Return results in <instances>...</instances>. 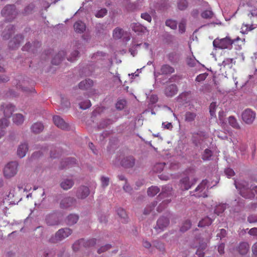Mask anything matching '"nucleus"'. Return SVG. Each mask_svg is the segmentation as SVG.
Returning <instances> with one entry per match:
<instances>
[{"label":"nucleus","instance_id":"43","mask_svg":"<svg viewBox=\"0 0 257 257\" xmlns=\"http://www.w3.org/2000/svg\"><path fill=\"white\" fill-rule=\"evenodd\" d=\"M213 13L211 10H206L203 11L201 14V17L206 19H211L213 16Z\"/></svg>","mask_w":257,"mask_h":257},{"label":"nucleus","instance_id":"24","mask_svg":"<svg viewBox=\"0 0 257 257\" xmlns=\"http://www.w3.org/2000/svg\"><path fill=\"white\" fill-rule=\"evenodd\" d=\"M31 130L33 133L39 134L44 130V125L41 122H37L32 125Z\"/></svg>","mask_w":257,"mask_h":257},{"label":"nucleus","instance_id":"41","mask_svg":"<svg viewBox=\"0 0 257 257\" xmlns=\"http://www.w3.org/2000/svg\"><path fill=\"white\" fill-rule=\"evenodd\" d=\"M208 181L206 180H203L195 189V192H202L206 187Z\"/></svg>","mask_w":257,"mask_h":257},{"label":"nucleus","instance_id":"53","mask_svg":"<svg viewBox=\"0 0 257 257\" xmlns=\"http://www.w3.org/2000/svg\"><path fill=\"white\" fill-rule=\"evenodd\" d=\"M8 117L5 116L4 118L0 119V127L4 128L7 127L9 124V121Z\"/></svg>","mask_w":257,"mask_h":257},{"label":"nucleus","instance_id":"4","mask_svg":"<svg viewBox=\"0 0 257 257\" xmlns=\"http://www.w3.org/2000/svg\"><path fill=\"white\" fill-rule=\"evenodd\" d=\"M72 233V230L69 228H64L59 229L54 236H52L49 241L56 243L68 237Z\"/></svg>","mask_w":257,"mask_h":257},{"label":"nucleus","instance_id":"33","mask_svg":"<svg viewBox=\"0 0 257 257\" xmlns=\"http://www.w3.org/2000/svg\"><path fill=\"white\" fill-rule=\"evenodd\" d=\"M197 116L196 113L191 111H187L184 115L185 121L190 122L194 121Z\"/></svg>","mask_w":257,"mask_h":257},{"label":"nucleus","instance_id":"30","mask_svg":"<svg viewBox=\"0 0 257 257\" xmlns=\"http://www.w3.org/2000/svg\"><path fill=\"white\" fill-rule=\"evenodd\" d=\"M132 29L135 32L145 33L147 32V28L139 23L133 24Z\"/></svg>","mask_w":257,"mask_h":257},{"label":"nucleus","instance_id":"59","mask_svg":"<svg viewBox=\"0 0 257 257\" xmlns=\"http://www.w3.org/2000/svg\"><path fill=\"white\" fill-rule=\"evenodd\" d=\"M207 75L208 74L206 73L200 74L196 77L195 80L197 82L202 81L206 79Z\"/></svg>","mask_w":257,"mask_h":257},{"label":"nucleus","instance_id":"7","mask_svg":"<svg viewBox=\"0 0 257 257\" xmlns=\"http://www.w3.org/2000/svg\"><path fill=\"white\" fill-rule=\"evenodd\" d=\"M256 117L255 112L250 109H246L242 113V119L246 124H251L254 120Z\"/></svg>","mask_w":257,"mask_h":257},{"label":"nucleus","instance_id":"1","mask_svg":"<svg viewBox=\"0 0 257 257\" xmlns=\"http://www.w3.org/2000/svg\"><path fill=\"white\" fill-rule=\"evenodd\" d=\"M235 187L238 190L240 195L245 198H253L255 193L257 194V186L249 185L245 181L235 183Z\"/></svg>","mask_w":257,"mask_h":257},{"label":"nucleus","instance_id":"56","mask_svg":"<svg viewBox=\"0 0 257 257\" xmlns=\"http://www.w3.org/2000/svg\"><path fill=\"white\" fill-rule=\"evenodd\" d=\"M35 8V6L34 4H31L29 5H28L27 7H26L24 10V14L25 15H28L33 11Z\"/></svg>","mask_w":257,"mask_h":257},{"label":"nucleus","instance_id":"52","mask_svg":"<svg viewBox=\"0 0 257 257\" xmlns=\"http://www.w3.org/2000/svg\"><path fill=\"white\" fill-rule=\"evenodd\" d=\"M107 12V11L106 9H101L100 10H98L96 12L95 16L97 18H102L106 15Z\"/></svg>","mask_w":257,"mask_h":257},{"label":"nucleus","instance_id":"9","mask_svg":"<svg viewBox=\"0 0 257 257\" xmlns=\"http://www.w3.org/2000/svg\"><path fill=\"white\" fill-rule=\"evenodd\" d=\"M53 119L54 124L58 128L65 131H68L69 130L70 126L69 124L66 123L60 116L58 115L54 116Z\"/></svg>","mask_w":257,"mask_h":257},{"label":"nucleus","instance_id":"34","mask_svg":"<svg viewBox=\"0 0 257 257\" xmlns=\"http://www.w3.org/2000/svg\"><path fill=\"white\" fill-rule=\"evenodd\" d=\"M177 6L179 10L184 11L188 6V2L187 0H177Z\"/></svg>","mask_w":257,"mask_h":257},{"label":"nucleus","instance_id":"57","mask_svg":"<svg viewBox=\"0 0 257 257\" xmlns=\"http://www.w3.org/2000/svg\"><path fill=\"white\" fill-rule=\"evenodd\" d=\"M141 17L147 21V22L151 23L152 21V17L148 13H144L141 14Z\"/></svg>","mask_w":257,"mask_h":257},{"label":"nucleus","instance_id":"10","mask_svg":"<svg viewBox=\"0 0 257 257\" xmlns=\"http://www.w3.org/2000/svg\"><path fill=\"white\" fill-rule=\"evenodd\" d=\"M90 194V190L88 187L85 186H81L77 189L76 196L78 199H84Z\"/></svg>","mask_w":257,"mask_h":257},{"label":"nucleus","instance_id":"27","mask_svg":"<svg viewBox=\"0 0 257 257\" xmlns=\"http://www.w3.org/2000/svg\"><path fill=\"white\" fill-rule=\"evenodd\" d=\"M162 74H170L174 72L175 69L168 64L163 65L160 69Z\"/></svg>","mask_w":257,"mask_h":257},{"label":"nucleus","instance_id":"39","mask_svg":"<svg viewBox=\"0 0 257 257\" xmlns=\"http://www.w3.org/2000/svg\"><path fill=\"white\" fill-rule=\"evenodd\" d=\"M226 205V204H220L217 205L214 209V213L217 215H219L224 211Z\"/></svg>","mask_w":257,"mask_h":257},{"label":"nucleus","instance_id":"16","mask_svg":"<svg viewBox=\"0 0 257 257\" xmlns=\"http://www.w3.org/2000/svg\"><path fill=\"white\" fill-rule=\"evenodd\" d=\"M46 222L48 225H56L59 224V220L57 213H53L46 217Z\"/></svg>","mask_w":257,"mask_h":257},{"label":"nucleus","instance_id":"21","mask_svg":"<svg viewBox=\"0 0 257 257\" xmlns=\"http://www.w3.org/2000/svg\"><path fill=\"white\" fill-rule=\"evenodd\" d=\"M167 57L171 63L175 64L180 60V55L178 52L173 51L167 54Z\"/></svg>","mask_w":257,"mask_h":257},{"label":"nucleus","instance_id":"58","mask_svg":"<svg viewBox=\"0 0 257 257\" xmlns=\"http://www.w3.org/2000/svg\"><path fill=\"white\" fill-rule=\"evenodd\" d=\"M101 185L103 187H105L108 186L109 182V179L106 177H101Z\"/></svg>","mask_w":257,"mask_h":257},{"label":"nucleus","instance_id":"50","mask_svg":"<svg viewBox=\"0 0 257 257\" xmlns=\"http://www.w3.org/2000/svg\"><path fill=\"white\" fill-rule=\"evenodd\" d=\"M80 108L82 109H86L90 107L91 105L89 100H86L84 102H81L79 103Z\"/></svg>","mask_w":257,"mask_h":257},{"label":"nucleus","instance_id":"13","mask_svg":"<svg viewBox=\"0 0 257 257\" xmlns=\"http://www.w3.org/2000/svg\"><path fill=\"white\" fill-rule=\"evenodd\" d=\"M169 218L162 216L158 220L155 229L157 231H161L169 225Z\"/></svg>","mask_w":257,"mask_h":257},{"label":"nucleus","instance_id":"60","mask_svg":"<svg viewBox=\"0 0 257 257\" xmlns=\"http://www.w3.org/2000/svg\"><path fill=\"white\" fill-rule=\"evenodd\" d=\"M233 59L230 58H227L225 59L221 64L220 66L225 67L227 65L229 66L231 64Z\"/></svg>","mask_w":257,"mask_h":257},{"label":"nucleus","instance_id":"11","mask_svg":"<svg viewBox=\"0 0 257 257\" xmlns=\"http://www.w3.org/2000/svg\"><path fill=\"white\" fill-rule=\"evenodd\" d=\"M1 110L3 111L4 116L9 118L15 110V106L10 103L3 104L1 106Z\"/></svg>","mask_w":257,"mask_h":257},{"label":"nucleus","instance_id":"28","mask_svg":"<svg viewBox=\"0 0 257 257\" xmlns=\"http://www.w3.org/2000/svg\"><path fill=\"white\" fill-rule=\"evenodd\" d=\"M65 54V52L64 51H60L52 59V64L56 65H58L63 59Z\"/></svg>","mask_w":257,"mask_h":257},{"label":"nucleus","instance_id":"46","mask_svg":"<svg viewBox=\"0 0 257 257\" xmlns=\"http://www.w3.org/2000/svg\"><path fill=\"white\" fill-rule=\"evenodd\" d=\"M165 163H158L155 165L153 170L156 172H160L162 171L165 166Z\"/></svg>","mask_w":257,"mask_h":257},{"label":"nucleus","instance_id":"12","mask_svg":"<svg viewBox=\"0 0 257 257\" xmlns=\"http://www.w3.org/2000/svg\"><path fill=\"white\" fill-rule=\"evenodd\" d=\"M197 179L194 178L192 180H190L188 177H186L182 178L180 180L181 188L182 190H187L191 188V187L196 183Z\"/></svg>","mask_w":257,"mask_h":257},{"label":"nucleus","instance_id":"5","mask_svg":"<svg viewBox=\"0 0 257 257\" xmlns=\"http://www.w3.org/2000/svg\"><path fill=\"white\" fill-rule=\"evenodd\" d=\"M18 163L16 161L8 163L4 169V175L7 178L15 176L18 172Z\"/></svg>","mask_w":257,"mask_h":257},{"label":"nucleus","instance_id":"15","mask_svg":"<svg viewBox=\"0 0 257 257\" xmlns=\"http://www.w3.org/2000/svg\"><path fill=\"white\" fill-rule=\"evenodd\" d=\"M24 36L22 35H18L15 36L13 40H11L9 42V47L12 49L17 48L19 47L20 44L24 40Z\"/></svg>","mask_w":257,"mask_h":257},{"label":"nucleus","instance_id":"51","mask_svg":"<svg viewBox=\"0 0 257 257\" xmlns=\"http://www.w3.org/2000/svg\"><path fill=\"white\" fill-rule=\"evenodd\" d=\"M212 156V152L209 149H205L202 155V158L203 160H209Z\"/></svg>","mask_w":257,"mask_h":257},{"label":"nucleus","instance_id":"29","mask_svg":"<svg viewBox=\"0 0 257 257\" xmlns=\"http://www.w3.org/2000/svg\"><path fill=\"white\" fill-rule=\"evenodd\" d=\"M74 28L76 32L82 33L85 30L86 26L84 23L79 21L74 24Z\"/></svg>","mask_w":257,"mask_h":257},{"label":"nucleus","instance_id":"31","mask_svg":"<svg viewBox=\"0 0 257 257\" xmlns=\"http://www.w3.org/2000/svg\"><path fill=\"white\" fill-rule=\"evenodd\" d=\"M40 46V44L39 42H34L33 46L30 43H27L22 48L23 51H32L34 52L35 48H38Z\"/></svg>","mask_w":257,"mask_h":257},{"label":"nucleus","instance_id":"38","mask_svg":"<svg viewBox=\"0 0 257 257\" xmlns=\"http://www.w3.org/2000/svg\"><path fill=\"white\" fill-rule=\"evenodd\" d=\"M160 191V188L157 186H152L148 188L147 193L148 196L154 197Z\"/></svg>","mask_w":257,"mask_h":257},{"label":"nucleus","instance_id":"25","mask_svg":"<svg viewBox=\"0 0 257 257\" xmlns=\"http://www.w3.org/2000/svg\"><path fill=\"white\" fill-rule=\"evenodd\" d=\"M25 120L24 116L21 113H16L13 116V122L17 125H20L23 123Z\"/></svg>","mask_w":257,"mask_h":257},{"label":"nucleus","instance_id":"44","mask_svg":"<svg viewBox=\"0 0 257 257\" xmlns=\"http://www.w3.org/2000/svg\"><path fill=\"white\" fill-rule=\"evenodd\" d=\"M123 31L120 28H116L113 30V37H115L117 39H120L123 35Z\"/></svg>","mask_w":257,"mask_h":257},{"label":"nucleus","instance_id":"47","mask_svg":"<svg viewBox=\"0 0 257 257\" xmlns=\"http://www.w3.org/2000/svg\"><path fill=\"white\" fill-rule=\"evenodd\" d=\"M165 24L167 26L169 27L172 29L175 30L177 28V22L175 20H167Z\"/></svg>","mask_w":257,"mask_h":257},{"label":"nucleus","instance_id":"8","mask_svg":"<svg viewBox=\"0 0 257 257\" xmlns=\"http://www.w3.org/2000/svg\"><path fill=\"white\" fill-rule=\"evenodd\" d=\"M76 203V199L73 197H64L60 201V207L62 209H67L73 206Z\"/></svg>","mask_w":257,"mask_h":257},{"label":"nucleus","instance_id":"23","mask_svg":"<svg viewBox=\"0 0 257 257\" xmlns=\"http://www.w3.org/2000/svg\"><path fill=\"white\" fill-rule=\"evenodd\" d=\"M14 27L13 25L9 24L3 32V37L4 39H9L11 35L14 33Z\"/></svg>","mask_w":257,"mask_h":257},{"label":"nucleus","instance_id":"35","mask_svg":"<svg viewBox=\"0 0 257 257\" xmlns=\"http://www.w3.org/2000/svg\"><path fill=\"white\" fill-rule=\"evenodd\" d=\"M126 105V101L125 99H118L115 103V108L118 110H121L125 108Z\"/></svg>","mask_w":257,"mask_h":257},{"label":"nucleus","instance_id":"32","mask_svg":"<svg viewBox=\"0 0 257 257\" xmlns=\"http://www.w3.org/2000/svg\"><path fill=\"white\" fill-rule=\"evenodd\" d=\"M212 219L208 216H206L199 222L198 226L200 227H204L206 226H209L212 223Z\"/></svg>","mask_w":257,"mask_h":257},{"label":"nucleus","instance_id":"55","mask_svg":"<svg viewBox=\"0 0 257 257\" xmlns=\"http://www.w3.org/2000/svg\"><path fill=\"white\" fill-rule=\"evenodd\" d=\"M61 109H65L68 108L70 106V103L66 99L64 98L61 99Z\"/></svg>","mask_w":257,"mask_h":257},{"label":"nucleus","instance_id":"45","mask_svg":"<svg viewBox=\"0 0 257 257\" xmlns=\"http://www.w3.org/2000/svg\"><path fill=\"white\" fill-rule=\"evenodd\" d=\"M216 102H212L209 106V112L211 117H216L215 111L217 107Z\"/></svg>","mask_w":257,"mask_h":257},{"label":"nucleus","instance_id":"26","mask_svg":"<svg viewBox=\"0 0 257 257\" xmlns=\"http://www.w3.org/2000/svg\"><path fill=\"white\" fill-rule=\"evenodd\" d=\"M93 84V82L92 80L90 79H85L79 83V87L81 89L87 90L92 86Z\"/></svg>","mask_w":257,"mask_h":257},{"label":"nucleus","instance_id":"63","mask_svg":"<svg viewBox=\"0 0 257 257\" xmlns=\"http://www.w3.org/2000/svg\"><path fill=\"white\" fill-rule=\"evenodd\" d=\"M111 247V246L110 244H106L103 246H102L98 249V253H100L102 252H104V251L110 249Z\"/></svg>","mask_w":257,"mask_h":257},{"label":"nucleus","instance_id":"17","mask_svg":"<svg viewBox=\"0 0 257 257\" xmlns=\"http://www.w3.org/2000/svg\"><path fill=\"white\" fill-rule=\"evenodd\" d=\"M28 151V146L27 143H21L18 147L17 155L20 158L24 157Z\"/></svg>","mask_w":257,"mask_h":257},{"label":"nucleus","instance_id":"48","mask_svg":"<svg viewBox=\"0 0 257 257\" xmlns=\"http://www.w3.org/2000/svg\"><path fill=\"white\" fill-rule=\"evenodd\" d=\"M79 52L77 50H74L71 53L70 56L67 57V60L70 62H73L76 60L78 57Z\"/></svg>","mask_w":257,"mask_h":257},{"label":"nucleus","instance_id":"42","mask_svg":"<svg viewBox=\"0 0 257 257\" xmlns=\"http://www.w3.org/2000/svg\"><path fill=\"white\" fill-rule=\"evenodd\" d=\"M171 201V199H166L163 201L157 207L158 211H162L167 207V205L170 203Z\"/></svg>","mask_w":257,"mask_h":257},{"label":"nucleus","instance_id":"40","mask_svg":"<svg viewBox=\"0 0 257 257\" xmlns=\"http://www.w3.org/2000/svg\"><path fill=\"white\" fill-rule=\"evenodd\" d=\"M228 122L229 124L233 127V128H236V129H239L240 126L238 122H237V120L236 118L233 116H230L228 117Z\"/></svg>","mask_w":257,"mask_h":257},{"label":"nucleus","instance_id":"18","mask_svg":"<svg viewBox=\"0 0 257 257\" xmlns=\"http://www.w3.org/2000/svg\"><path fill=\"white\" fill-rule=\"evenodd\" d=\"M117 214L120 218V220L123 223H126L129 221V218L126 211L122 208H118L116 210Z\"/></svg>","mask_w":257,"mask_h":257},{"label":"nucleus","instance_id":"2","mask_svg":"<svg viewBox=\"0 0 257 257\" xmlns=\"http://www.w3.org/2000/svg\"><path fill=\"white\" fill-rule=\"evenodd\" d=\"M115 163H119L125 169H131L135 166L136 159L133 156H124L122 153H119L116 155Z\"/></svg>","mask_w":257,"mask_h":257},{"label":"nucleus","instance_id":"6","mask_svg":"<svg viewBox=\"0 0 257 257\" xmlns=\"http://www.w3.org/2000/svg\"><path fill=\"white\" fill-rule=\"evenodd\" d=\"M2 15L5 17L8 21L14 19L17 14L14 5H8L2 11Z\"/></svg>","mask_w":257,"mask_h":257},{"label":"nucleus","instance_id":"54","mask_svg":"<svg viewBox=\"0 0 257 257\" xmlns=\"http://www.w3.org/2000/svg\"><path fill=\"white\" fill-rule=\"evenodd\" d=\"M226 116L225 112L221 110L218 113V118L220 122L222 124L225 123V116Z\"/></svg>","mask_w":257,"mask_h":257},{"label":"nucleus","instance_id":"19","mask_svg":"<svg viewBox=\"0 0 257 257\" xmlns=\"http://www.w3.org/2000/svg\"><path fill=\"white\" fill-rule=\"evenodd\" d=\"M237 250L240 254L245 255L249 250V245L247 242H240L237 247Z\"/></svg>","mask_w":257,"mask_h":257},{"label":"nucleus","instance_id":"14","mask_svg":"<svg viewBox=\"0 0 257 257\" xmlns=\"http://www.w3.org/2000/svg\"><path fill=\"white\" fill-rule=\"evenodd\" d=\"M178 91L177 86L175 84H171L166 86L164 93L166 96L172 97L177 93Z\"/></svg>","mask_w":257,"mask_h":257},{"label":"nucleus","instance_id":"61","mask_svg":"<svg viewBox=\"0 0 257 257\" xmlns=\"http://www.w3.org/2000/svg\"><path fill=\"white\" fill-rule=\"evenodd\" d=\"M224 173L228 177H231L234 175V171L230 168H226L225 169Z\"/></svg>","mask_w":257,"mask_h":257},{"label":"nucleus","instance_id":"37","mask_svg":"<svg viewBox=\"0 0 257 257\" xmlns=\"http://www.w3.org/2000/svg\"><path fill=\"white\" fill-rule=\"evenodd\" d=\"M191 225L192 223L190 220H186L183 222L180 230L181 232H184L191 228Z\"/></svg>","mask_w":257,"mask_h":257},{"label":"nucleus","instance_id":"20","mask_svg":"<svg viewBox=\"0 0 257 257\" xmlns=\"http://www.w3.org/2000/svg\"><path fill=\"white\" fill-rule=\"evenodd\" d=\"M74 184L73 179L71 178H66L63 179L60 183L61 187L65 190H67L71 188Z\"/></svg>","mask_w":257,"mask_h":257},{"label":"nucleus","instance_id":"22","mask_svg":"<svg viewBox=\"0 0 257 257\" xmlns=\"http://www.w3.org/2000/svg\"><path fill=\"white\" fill-rule=\"evenodd\" d=\"M172 188L169 185L163 186L162 187V192L159 194V197L162 198L168 197L172 195Z\"/></svg>","mask_w":257,"mask_h":257},{"label":"nucleus","instance_id":"64","mask_svg":"<svg viewBox=\"0 0 257 257\" xmlns=\"http://www.w3.org/2000/svg\"><path fill=\"white\" fill-rule=\"evenodd\" d=\"M244 26L246 27L245 30V32L251 31L253 30L254 28L257 27V25H253L252 24H245L244 25Z\"/></svg>","mask_w":257,"mask_h":257},{"label":"nucleus","instance_id":"3","mask_svg":"<svg viewBox=\"0 0 257 257\" xmlns=\"http://www.w3.org/2000/svg\"><path fill=\"white\" fill-rule=\"evenodd\" d=\"M240 40L239 37L233 40L228 36L220 39L216 38L213 41V45L214 47L219 49H228L230 50L232 47V44Z\"/></svg>","mask_w":257,"mask_h":257},{"label":"nucleus","instance_id":"49","mask_svg":"<svg viewBox=\"0 0 257 257\" xmlns=\"http://www.w3.org/2000/svg\"><path fill=\"white\" fill-rule=\"evenodd\" d=\"M157 205V203L153 202L149 206H147L144 210V214L148 215L153 210H154L155 207Z\"/></svg>","mask_w":257,"mask_h":257},{"label":"nucleus","instance_id":"36","mask_svg":"<svg viewBox=\"0 0 257 257\" xmlns=\"http://www.w3.org/2000/svg\"><path fill=\"white\" fill-rule=\"evenodd\" d=\"M78 218L79 217L76 214H70L67 217V224L69 225H73L77 222Z\"/></svg>","mask_w":257,"mask_h":257},{"label":"nucleus","instance_id":"62","mask_svg":"<svg viewBox=\"0 0 257 257\" xmlns=\"http://www.w3.org/2000/svg\"><path fill=\"white\" fill-rule=\"evenodd\" d=\"M123 189L125 192L128 193H131L133 191L132 188L127 183V182L125 183V184L123 186Z\"/></svg>","mask_w":257,"mask_h":257}]
</instances>
